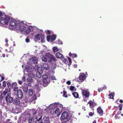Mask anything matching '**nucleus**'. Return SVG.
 <instances>
[{
  "mask_svg": "<svg viewBox=\"0 0 123 123\" xmlns=\"http://www.w3.org/2000/svg\"><path fill=\"white\" fill-rule=\"evenodd\" d=\"M89 115L91 116H92L93 115V114L92 113V112H90L89 113Z\"/></svg>",
  "mask_w": 123,
  "mask_h": 123,
  "instance_id": "57",
  "label": "nucleus"
},
{
  "mask_svg": "<svg viewBox=\"0 0 123 123\" xmlns=\"http://www.w3.org/2000/svg\"><path fill=\"white\" fill-rule=\"evenodd\" d=\"M61 119L62 121L64 122L68 121L69 119V117L68 116V113L66 112H63L61 115Z\"/></svg>",
  "mask_w": 123,
  "mask_h": 123,
  "instance_id": "4",
  "label": "nucleus"
},
{
  "mask_svg": "<svg viewBox=\"0 0 123 123\" xmlns=\"http://www.w3.org/2000/svg\"><path fill=\"white\" fill-rule=\"evenodd\" d=\"M18 83L20 84H21L22 82L19 80H18Z\"/></svg>",
  "mask_w": 123,
  "mask_h": 123,
  "instance_id": "55",
  "label": "nucleus"
},
{
  "mask_svg": "<svg viewBox=\"0 0 123 123\" xmlns=\"http://www.w3.org/2000/svg\"><path fill=\"white\" fill-rule=\"evenodd\" d=\"M3 85L4 87L6 86V83L5 82H3Z\"/></svg>",
  "mask_w": 123,
  "mask_h": 123,
  "instance_id": "51",
  "label": "nucleus"
},
{
  "mask_svg": "<svg viewBox=\"0 0 123 123\" xmlns=\"http://www.w3.org/2000/svg\"><path fill=\"white\" fill-rule=\"evenodd\" d=\"M12 87L14 88L13 90L15 91H17L18 90V87L17 86V83L16 82H14L12 84Z\"/></svg>",
  "mask_w": 123,
  "mask_h": 123,
  "instance_id": "18",
  "label": "nucleus"
},
{
  "mask_svg": "<svg viewBox=\"0 0 123 123\" xmlns=\"http://www.w3.org/2000/svg\"><path fill=\"white\" fill-rule=\"evenodd\" d=\"M59 111V109L58 108L56 109V110L55 111V114H57Z\"/></svg>",
  "mask_w": 123,
  "mask_h": 123,
  "instance_id": "43",
  "label": "nucleus"
},
{
  "mask_svg": "<svg viewBox=\"0 0 123 123\" xmlns=\"http://www.w3.org/2000/svg\"><path fill=\"white\" fill-rule=\"evenodd\" d=\"M41 58L42 61L45 62L47 61V59L45 56L43 55H41L40 56Z\"/></svg>",
  "mask_w": 123,
  "mask_h": 123,
  "instance_id": "27",
  "label": "nucleus"
},
{
  "mask_svg": "<svg viewBox=\"0 0 123 123\" xmlns=\"http://www.w3.org/2000/svg\"><path fill=\"white\" fill-rule=\"evenodd\" d=\"M82 109L84 110V111H85L86 109H85V107L84 106L82 107Z\"/></svg>",
  "mask_w": 123,
  "mask_h": 123,
  "instance_id": "59",
  "label": "nucleus"
},
{
  "mask_svg": "<svg viewBox=\"0 0 123 123\" xmlns=\"http://www.w3.org/2000/svg\"><path fill=\"white\" fill-rule=\"evenodd\" d=\"M33 90L32 89H29L28 91V94L29 95L31 96L33 94Z\"/></svg>",
  "mask_w": 123,
  "mask_h": 123,
  "instance_id": "34",
  "label": "nucleus"
},
{
  "mask_svg": "<svg viewBox=\"0 0 123 123\" xmlns=\"http://www.w3.org/2000/svg\"><path fill=\"white\" fill-rule=\"evenodd\" d=\"M74 66L75 68H76L77 67V65L75 64L74 65Z\"/></svg>",
  "mask_w": 123,
  "mask_h": 123,
  "instance_id": "61",
  "label": "nucleus"
},
{
  "mask_svg": "<svg viewBox=\"0 0 123 123\" xmlns=\"http://www.w3.org/2000/svg\"><path fill=\"white\" fill-rule=\"evenodd\" d=\"M56 37V35H54L48 36L47 37V40L48 42H52L55 40Z\"/></svg>",
  "mask_w": 123,
  "mask_h": 123,
  "instance_id": "8",
  "label": "nucleus"
},
{
  "mask_svg": "<svg viewBox=\"0 0 123 123\" xmlns=\"http://www.w3.org/2000/svg\"><path fill=\"white\" fill-rule=\"evenodd\" d=\"M31 60L33 62L35 63H37V57H33L32 58Z\"/></svg>",
  "mask_w": 123,
  "mask_h": 123,
  "instance_id": "29",
  "label": "nucleus"
},
{
  "mask_svg": "<svg viewBox=\"0 0 123 123\" xmlns=\"http://www.w3.org/2000/svg\"><path fill=\"white\" fill-rule=\"evenodd\" d=\"M5 14L3 13H2L0 11V18L3 16H5Z\"/></svg>",
  "mask_w": 123,
  "mask_h": 123,
  "instance_id": "40",
  "label": "nucleus"
},
{
  "mask_svg": "<svg viewBox=\"0 0 123 123\" xmlns=\"http://www.w3.org/2000/svg\"><path fill=\"white\" fill-rule=\"evenodd\" d=\"M53 50L54 52H55L59 51V49L56 47H53Z\"/></svg>",
  "mask_w": 123,
  "mask_h": 123,
  "instance_id": "33",
  "label": "nucleus"
},
{
  "mask_svg": "<svg viewBox=\"0 0 123 123\" xmlns=\"http://www.w3.org/2000/svg\"><path fill=\"white\" fill-rule=\"evenodd\" d=\"M42 80L44 85L47 86L49 83L50 81L49 78L46 75H43L42 77Z\"/></svg>",
  "mask_w": 123,
  "mask_h": 123,
  "instance_id": "5",
  "label": "nucleus"
},
{
  "mask_svg": "<svg viewBox=\"0 0 123 123\" xmlns=\"http://www.w3.org/2000/svg\"><path fill=\"white\" fill-rule=\"evenodd\" d=\"M28 29L30 31H36L38 30V28L35 26H30L28 27Z\"/></svg>",
  "mask_w": 123,
  "mask_h": 123,
  "instance_id": "14",
  "label": "nucleus"
},
{
  "mask_svg": "<svg viewBox=\"0 0 123 123\" xmlns=\"http://www.w3.org/2000/svg\"><path fill=\"white\" fill-rule=\"evenodd\" d=\"M27 116H26V117ZM20 120L22 121V123H25V122H26V120H27V118L26 117H21L20 118Z\"/></svg>",
  "mask_w": 123,
  "mask_h": 123,
  "instance_id": "24",
  "label": "nucleus"
},
{
  "mask_svg": "<svg viewBox=\"0 0 123 123\" xmlns=\"http://www.w3.org/2000/svg\"><path fill=\"white\" fill-rule=\"evenodd\" d=\"M37 123H43L42 122V120L41 119V121H39Z\"/></svg>",
  "mask_w": 123,
  "mask_h": 123,
  "instance_id": "62",
  "label": "nucleus"
},
{
  "mask_svg": "<svg viewBox=\"0 0 123 123\" xmlns=\"http://www.w3.org/2000/svg\"><path fill=\"white\" fill-rule=\"evenodd\" d=\"M7 91H1V94L0 95V100L2 99L3 98L7 93Z\"/></svg>",
  "mask_w": 123,
  "mask_h": 123,
  "instance_id": "17",
  "label": "nucleus"
},
{
  "mask_svg": "<svg viewBox=\"0 0 123 123\" xmlns=\"http://www.w3.org/2000/svg\"><path fill=\"white\" fill-rule=\"evenodd\" d=\"M120 114V112H118L117 113L116 115L115 116V117L116 119H118L120 117V116H119Z\"/></svg>",
  "mask_w": 123,
  "mask_h": 123,
  "instance_id": "37",
  "label": "nucleus"
},
{
  "mask_svg": "<svg viewBox=\"0 0 123 123\" xmlns=\"http://www.w3.org/2000/svg\"><path fill=\"white\" fill-rule=\"evenodd\" d=\"M58 107H60L61 108H63V105L62 104L59 103H58Z\"/></svg>",
  "mask_w": 123,
  "mask_h": 123,
  "instance_id": "46",
  "label": "nucleus"
},
{
  "mask_svg": "<svg viewBox=\"0 0 123 123\" xmlns=\"http://www.w3.org/2000/svg\"><path fill=\"white\" fill-rule=\"evenodd\" d=\"M45 123H49V122L48 121H47L45 122Z\"/></svg>",
  "mask_w": 123,
  "mask_h": 123,
  "instance_id": "64",
  "label": "nucleus"
},
{
  "mask_svg": "<svg viewBox=\"0 0 123 123\" xmlns=\"http://www.w3.org/2000/svg\"><path fill=\"white\" fill-rule=\"evenodd\" d=\"M9 21L10 22L9 28L10 29L12 30L15 27L14 26H15L17 21L13 19L11 20L10 19Z\"/></svg>",
  "mask_w": 123,
  "mask_h": 123,
  "instance_id": "7",
  "label": "nucleus"
},
{
  "mask_svg": "<svg viewBox=\"0 0 123 123\" xmlns=\"http://www.w3.org/2000/svg\"><path fill=\"white\" fill-rule=\"evenodd\" d=\"M55 56L56 57L58 58H62L63 57L62 55L59 52L56 53Z\"/></svg>",
  "mask_w": 123,
  "mask_h": 123,
  "instance_id": "28",
  "label": "nucleus"
},
{
  "mask_svg": "<svg viewBox=\"0 0 123 123\" xmlns=\"http://www.w3.org/2000/svg\"><path fill=\"white\" fill-rule=\"evenodd\" d=\"M36 99V97L35 95H34L32 97H30L28 99V101L30 102H32L33 101L35 100Z\"/></svg>",
  "mask_w": 123,
  "mask_h": 123,
  "instance_id": "15",
  "label": "nucleus"
},
{
  "mask_svg": "<svg viewBox=\"0 0 123 123\" xmlns=\"http://www.w3.org/2000/svg\"><path fill=\"white\" fill-rule=\"evenodd\" d=\"M43 69L45 70H48L49 68L48 65L46 63L43 64Z\"/></svg>",
  "mask_w": 123,
  "mask_h": 123,
  "instance_id": "23",
  "label": "nucleus"
},
{
  "mask_svg": "<svg viewBox=\"0 0 123 123\" xmlns=\"http://www.w3.org/2000/svg\"><path fill=\"white\" fill-rule=\"evenodd\" d=\"M63 97L67 98V93L65 91L63 92Z\"/></svg>",
  "mask_w": 123,
  "mask_h": 123,
  "instance_id": "42",
  "label": "nucleus"
},
{
  "mask_svg": "<svg viewBox=\"0 0 123 123\" xmlns=\"http://www.w3.org/2000/svg\"><path fill=\"white\" fill-rule=\"evenodd\" d=\"M32 68L28 66H26L25 69V71L28 72H31L32 71Z\"/></svg>",
  "mask_w": 123,
  "mask_h": 123,
  "instance_id": "21",
  "label": "nucleus"
},
{
  "mask_svg": "<svg viewBox=\"0 0 123 123\" xmlns=\"http://www.w3.org/2000/svg\"><path fill=\"white\" fill-rule=\"evenodd\" d=\"M102 90L103 89L102 87H101L98 89V91L99 92H100L101 91H102Z\"/></svg>",
  "mask_w": 123,
  "mask_h": 123,
  "instance_id": "49",
  "label": "nucleus"
},
{
  "mask_svg": "<svg viewBox=\"0 0 123 123\" xmlns=\"http://www.w3.org/2000/svg\"><path fill=\"white\" fill-rule=\"evenodd\" d=\"M45 55L48 60V62L50 64L51 67L53 69H55L56 66L55 62L56 60L53 55L49 53H48L45 54Z\"/></svg>",
  "mask_w": 123,
  "mask_h": 123,
  "instance_id": "1",
  "label": "nucleus"
},
{
  "mask_svg": "<svg viewBox=\"0 0 123 123\" xmlns=\"http://www.w3.org/2000/svg\"><path fill=\"white\" fill-rule=\"evenodd\" d=\"M17 91V95L18 97L19 98H22L23 94L22 91L20 90H18Z\"/></svg>",
  "mask_w": 123,
  "mask_h": 123,
  "instance_id": "13",
  "label": "nucleus"
},
{
  "mask_svg": "<svg viewBox=\"0 0 123 123\" xmlns=\"http://www.w3.org/2000/svg\"><path fill=\"white\" fill-rule=\"evenodd\" d=\"M25 31L26 33L27 34H29L30 31L29 29L26 30Z\"/></svg>",
  "mask_w": 123,
  "mask_h": 123,
  "instance_id": "47",
  "label": "nucleus"
},
{
  "mask_svg": "<svg viewBox=\"0 0 123 123\" xmlns=\"http://www.w3.org/2000/svg\"><path fill=\"white\" fill-rule=\"evenodd\" d=\"M72 94L74 97L76 98H78L79 97V94L78 93L76 92H74Z\"/></svg>",
  "mask_w": 123,
  "mask_h": 123,
  "instance_id": "31",
  "label": "nucleus"
},
{
  "mask_svg": "<svg viewBox=\"0 0 123 123\" xmlns=\"http://www.w3.org/2000/svg\"><path fill=\"white\" fill-rule=\"evenodd\" d=\"M26 22L25 21L21 22L19 21H17L15 26V28L17 30H19L20 31H22L25 29L27 26Z\"/></svg>",
  "mask_w": 123,
  "mask_h": 123,
  "instance_id": "2",
  "label": "nucleus"
},
{
  "mask_svg": "<svg viewBox=\"0 0 123 123\" xmlns=\"http://www.w3.org/2000/svg\"><path fill=\"white\" fill-rule=\"evenodd\" d=\"M67 84L68 85H70L71 84V82L70 81H68L66 82Z\"/></svg>",
  "mask_w": 123,
  "mask_h": 123,
  "instance_id": "53",
  "label": "nucleus"
},
{
  "mask_svg": "<svg viewBox=\"0 0 123 123\" xmlns=\"http://www.w3.org/2000/svg\"><path fill=\"white\" fill-rule=\"evenodd\" d=\"M68 61H69V63L68 65H70L71 64L72 62L71 59V58H70L69 57H68Z\"/></svg>",
  "mask_w": 123,
  "mask_h": 123,
  "instance_id": "39",
  "label": "nucleus"
},
{
  "mask_svg": "<svg viewBox=\"0 0 123 123\" xmlns=\"http://www.w3.org/2000/svg\"><path fill=\"white\" fill-rule=\"evenodd\" d=\"M25 41L27 43H28L30 41V40L28 38H26L25 40Z\"/></svg>",
  "mask_w": 123,
  "mask_h": 123,
  "instance_id": "50",
  "label": "nucleus"
},
{
  "mask_svg": "<svg viewBox=\"0 0 123 123\" xmlns=\"http://www.w3.org/2000/svg\"><path fill=\"white\" fill-rule=\"evenodd\" d=\"M42 117H40L39 118L37 119V117H33V120L34 121H35L36 122H38L40 121H41V119Z\"/></svg>",
  "mask_w": 123,
  "mask_h": 123,
  "instance_id": "25",
  "label": "nucleus"
},
{
  "mask_svg": "<svg viewBox=\"0 0 123 123\" xmlns=\"http://www.w3.org/2000/svg\"><path fill=\"white\" fill-rule=\"evenodd\" d=\"M9 20L10 18L5 14L4 16L0 18V26H5V25H7Z\"/></svg>",
  "mask_w": 123,
  "mask_h": 123,
  "instance_id": "3",
  "label": "nucleus"
},
{
  "mask_svg": "<svg viewBox=\"0 0 123 123\" xmlns=\"http://www.w3.org/2000/svg\"><path fill=\"white\" fill-rule=\"evenodd\" d=\"M88 104H89L90 106H94L93 102L92 101H89L88 103Z\"/></svg>",
  "mask_w": 123,
  "mask_h": 123,
  "instance_id": "44",
  "label": "nucleus"
},
{
  "mask_svg": "<svg viewBox=\"0 0 123 123\" xmlns=\"http://www.w3.org/2000/svg\"><path fill=\"white\" fill-rule=\"evenodd\" d=\"M86 78V76L84 73H80L78 79H77V81L78 82L80 81L79 80L83 81Z\"/></svg>",
  "mask_w": 123,
  "mask_h": 123,
  "instance_id": "10",
  "label": "nucleus"
},
{
  "mask_svg": "<svg viewBox=\"0 0 123 123\" xmlns=\"http://www.w3.org/2000/svg\"><path fill=\"white\" fill-rule=\"evenodd\" d=\"M70 89L71 91H76V88L74 86H70Z\"/></svg>",
  "mask_w": 123,
  "mask_h": 123,
  "instance_id": "36",
  "label": "nucleus"
},
{
  "mask_svg": "<svg viewBox=\"0 0 123 123\" xmlns=\"http://www.w3.org/2000/svg\"><path fill=\"white\" fill-rule=\"evenodd\" d=\"M41 34H38L35 36V38L36 39L38 40L41 39V41L42 43L44 42V37L43 34V31H41Z\"/></svg>",
  "mask_w": 123,
  "mask_h": 123,
  "instance_id": "6",
  "label": "nucleus"
},
{
  "mask_svg": "<svg viewBox=\"0 0 123 123\" xmlns=\"http://www.w3.org/2000/svg\"><path fill=\"white\" fill-rule=\"evenodd\" d=\"M25 75H24L22 79V80L23 81H24L25 80Z\"/></svg>",
  "mask_w": 123,
  "mask_h": 123,
  "instance_id": "56",
  "label": "nucleus"
},
{
  "mask_svg": "<svg viewBox=\"0 0 123 123\" xmlns=\"http://www.w3.org/2000/svg\"><path fill=\"white\" fill-rule=\"evenodd\" d=\"M114 93L113 92L111 93V94H109V98H110L111 99L113 98L114 97Z\"/></svg>",
  "mask_w": 123,
  "mask_h": 123,
  "instance_id": "35",
  "label": "nucleus"
},
{
  "mask_svg": "<svg viewBox=\"0 0 123 123\" xmlns=\"http://www.w3.org/2000/svg\"><path fill=\"white\" fill-rule=\"evenodd\" d=\"M61 59L63 61V62L64 63L66 62L67 61V60L66 59L63 57Z\"/></svg>",
  "mask_w": 123,
  "mask_h": 123,
  "instance_id": "41",
  "label": "nucleus"
},
{
  "mask_svg": "<svg viewBox=\"0 0 123 123\" xmlns=\"http://www.w3.org/2000/svg\"><path fill=\"white\" fill-rule=\"evenodd\" d=\"M6 100L7 102H9V103H12L13 101V98L12 97H10L9 94H7V96L5 97Z\"/></svg>",
  "mask_w": 123,
  "mask_h": 123,
  "instance_id": "12",
  "label": "nucleus"
},
{
  "mask_svg": "<svg viewBox=\"0 0 123 123\" xmlns=\"http://www.w3.org/2000/svg\"><path fill=\"white\" fill-rule=\"evenodd\" d=\"M50 79L52 80H56V79L55 77V76H51L50 77Z\"/></svg>",
  "mask_w": 123,
  "mask_h": 123,
  "instance_id": "45",
  "label": "nucleus"
},
{
  "mask_svg": "<svg viewBox=\"0 0 123 123\" xmlns=\"http://www.w3.org/2000/svg\"><path fill=\"white\" fill-rule=\"evenodd\" d=\"M27 116L28 117V119H27L28 120L29 123H31L32 122V119L30 118V113H28L26 115V116Z\"/></svg>",
  "mask_w": 123,
  "mask_h": 123,
  "instance_id": "26",
  "label": "nucleus"
},
{
  "mask_svg": "<svg viewBox=\"0 0 123 123\" xmlns=\"http://www.w3.org/2000/svg\"><path fill=\"white\" fill-rule=\"evenodd\" d=\"M89 92L88 90H84L82 91V94L83 98H88L89 96Z\"/></svg>",
  "mask_w": 123,
  "mask_h": 123,
  "instance_id": "9",
  "label": "nucleus"
},
{
  "mask_svg": "<svg viewBox=\"0 0 123 123\" xmlns=\"http://www.w3.org/2000/svg\"><path fill=\"white\" fill-rule=\"evenodd\" d=\"M23 90L24 92L26 93L28 91V87L26 86H23Z\"/></svg>",
  "mask_w": 123,
  "mask_h": 123,
  "instance_id": "30",
  "label": "nucleus"
},
{
  "mask_svg": "<svg viewBox=\"0 0 123 123\" xmlns=\"http://www.w3.org/2000/svg\"><path fill=\"white\" fill-rule=\"evenodd\" d=\"M97 111L99 115L102 116L103 115V111L101 108L100 107L98 108L97 109Z\"/></svg>",
  "mask_w": 123,
  "mask_h": 123,
  "instance_id": "22",
  "label": "nucleus"
},
{
  "mask_svg": "<svg viewBox=\"0 0 123 123\" xmlns=\"http://www.w3.org/2000/svg\"><path fill=\"white\" fill-rule=\"evenodd\" d=\"M120 103H122L123 102V101L122 100H120Z\"/></svg>",
  "mask_w": 123,
  "mask_h": 123,
  "instance_id": "63",
  "label": "nucleus"
},
{
  "mask_svg": "<svg viewBox=\"0 0 123 123\" xmlns=\"http://www.w3.org/2000/svg\"><path fill=\"white\" fill-rule=\"evenodd\" d=\"M56 43L57 44H62L63 43L62 41L59 40H58L57 41H56Z\"/></svg>",
  "mask_w": 123,
  "mask_h": 123,
  "instance_id": "38",
  "label": "nucleus"
},
{
  "mask_svg": "<svg viewBox=\"0 0 123 123\" xmlns=\"http://www.w3.org/2000/svg\"><path fill=\"white\" fill-rule=\"evenodd\" d=\"M58 103H55L50 105L48 107L49 108H52V109H53V108L58 107Z\"/></svg>",
  "mask_w": 123,
  "mask_h": 123,
  "instance_id": "20",
  "label": "nucleus"
},
{
  "mask_svg": "<svg viewBox=\"0 0 123 123\" xmlns=\"http://www.w3.org/2000/svg\"><path fill=\"white\" fill-rule=\"evenodd\" d=\"M102 88L103 90H105L107 88V87L105 86H104Z\"/></svg>",
  "mask_w": 123,
  "mask_h": 123,
  "instance_id": "54",
  "label": "nucleus"
},
{
  "mask_svg": "<svg viewBox=\"0 0 123 123\" xmlns=\"http://www.w3.org/2000/svg\"><path fill=\"white\" fill-rule=\"evenodd\" d=\"M122 104H119V108L122 107Z\"/></svg>",
  "mask_w": 123,
  "mask_h": 123,
  "instance_id": "58",
  "label": "nucleus"
},
{
  "mask_svg": "<svg viewBox=\"0 0 123 123\" xmlns=\"http://www.w3.org/2000/svg\"><path fill=\"white\" fill-rule=\"evenodd\" d=\"M38 83H39L40 84H42V83L41 82V81L39 80H38Z\"/></svg>",
  "mask_w": 123,
  "mask_h": 123,
  "instance_id": "60",
  "label": "nucleus"
},
{
  "mask_svg": "<svg viewBox=\"0 0 123 123\" xmlns=\"http://www.w3.org/2000/svg\"><path fill=\"white\" fill-rule=\"evenodd\" d=\"M41 69V68L39 67L38 68V71H37L36 72V77L38 78H40L41 77V74L42 73V71H40L39 72V70L40 69Z\"/></svg>",
  "mask_w": 123,
  "mask_h": 123,
  "instance_id": "16",
  "label": "nucleus"
},
{
  "mask_svg": "<svg viewBox=\"0 0 123 123\" xmlns=\"http://www.w3.org/2000/svg\"><path fill=\"white\" fill-rule=\"evenodd\" d=\"M13 102L14 104L15 105H18L20 104V101L17 98L14 99Z\"/></svg>",
  "mask_w": 123,
  "mask_h": 123,
  "instance_id": "19",
  "label": "nucleus"
},
{
  "mask_svg": "<svg viewBox=\"0 0 123 123\" xmlns=\"http://www.w3.org/2000/svg\"><path fill=\"white\" fill-rule=\"evenodd\" d=\"M4 80L3 78L0 74V81H2Z\"/></svg>",
  "mask_w": 123,
  "mask_h": 123,
  "instance_id": "48",
  "label": "nucleus"
},
{
  "mask_svg": "<svg viewBox=\"0 0 123 123\" xmlns=\"http://www.w3.org/2000/svg\"><path fill=\"white\" fill-rule=\"evenodd\" d=\"M46 34H50V31L49 30H47L46 31Z\"/></svg>",
  "mask_w": 123,
  "mask_h": 123,
  "instance_id": "52",
  "label": "nucleus"
},
{
  "mask_svg": "<svg viewBox=\"0 0 123 123\" xmlns=\"http://www.w3.org/2000/svg\"><path fill=\"white\" fill-rule=\"evenodd\" d=\"M69 55V56L70 57L72 56L73 58L76 57H77V55L76 54H72L70 52Z\"/></svg>",
  "mask_w": 123,
  "mask_h": 123,
  "instance_id": "32",
  "label": "nucleus"
},
{
  "mask_svg": "<svg viewBox=\"0 0 123 123\" xmlns=\"http://www.w3.org/2000/svg\"><path fill=\"white\" fill-rule=\"evenodd\" d=\"M28 76V77L27 78V80L28 82V83L29 84L32 81V78L34 77V75L32 73H29Z\"/></svg>",
  "mask_w": 123,
  "mask_h": 123,
  "instance_id": "11",
  "label": "nucleus"
}]
</instances>
